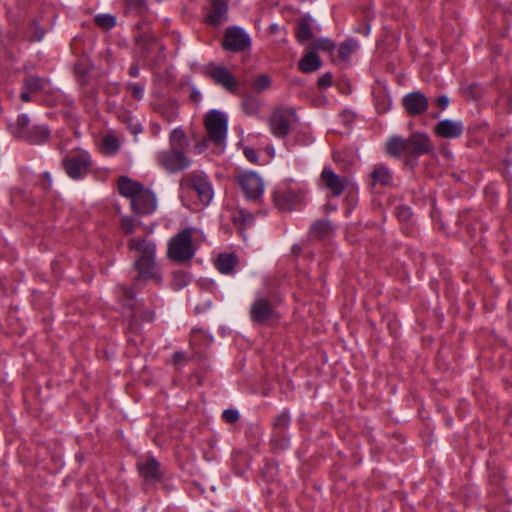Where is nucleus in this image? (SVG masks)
Returning a JSON list of instances; mask_svg holds the SVG:
<instances>
[{
  "mask_svg": "<svg viewBox=\"0 0 512 512\" xmlns=\"http://www.w3.org/2000/svg\"><path fill=\"white\" fill-rule=\"evenodd\" d=\"M403 106L410 115H419L428 108V99L420 92H411L403 98Z\"/></svg>",
  "mask_w": 512,
  "mask_h": 512,
  "instance_id": "nucleus-15",
  "label": "nucleus"
},
{
  "mask_svg": "<svg viewBox=\"0 0 512 512\" xmlns=\"http://www.w3.org/2000/svg\"><path fill=\"white\" fill-rule=\"evenodd\" d=\"M159 113L168 122H173L178 116V105L174 100H168L159 107Z\"/></svg>",
  "mask_w": 512,
  "mask_h": 512,
  "instance_id": "nucleus-27",
  "label": "nucleus"
},
{
  "mask_svg": "<svg viewBox=\"0 0 512 512\" xmlns=\"http://www.w3.org/2000/svg\"><path fill=\"white\" fill-rule=\"evenodd\" d=\"M142 131V128L139 124H135L132 127V133L137 134Z\"/></svg>",
  "mask_w": 512,
  "mask_h": 512,
  "instance_id": "nucleus-55",
  "label": "nucleus"
},
{
  "mask_svg": "<svg viewBox=\"0 0 512 512\" xmlns=\"http://www.w3.org/2000/svg\"><path fill=\"white\" fill-rule=\"evenodd\" d=\"M151 129H152V132L154 135H158L161 130V128L158 124H152Z\"/></svg>",
  "mask_w": 512,
  "mask_h": 512,
  "instance_id": "nucleus-54",
  "label": "nucleus"
},
{
  "mask_svg": "<svg viewBox=\"0 0 512 512\" xmlns=\"http://www.w3.org/2000/svg\"><path fill=\"white\" fill-rule=\"evenodd\" d=\"M370 177L372 180V185H381V186H388L392 184L393 181V174L392 171L384 164H376L371 173Z\"/></svg>",
  "mask_w": 512,
  "mask_h": 512,
  "instance_id": "nucleus-20",
  "label": "nucleus"
},
{
  "mask_svg": "<svg viewBox=\"0 0 512 512\" xmlns=\"http://www.w3.org/2000/svg\"><path fill=\"white\" fill-rule=\"evenodd\" d=\"M237 258L234 254L224 253L220 254L215 262L217 269L223 273H231L236 265Z\"/></svg>",
  "mask_w": 512,
  "mask_h": 512,
  "instance_id": "nucleus-24",
  "label": "nucleus"
},
{
  "mask_svg": "<svg viewBox=\"0 0 512 512\" xmlns=\"http://www.w3.org/2000/svg\"><path fill=\"white\" fill-rule=\"evenodd\" d=\"M138 471L146 481H156L160 478L161 473L159 464L153 457H146L138 461Z\"/></svg>",
  "mask_w": 512,
  "mask_h": 512,
  "instance_id": "nucleus-17",
  "label": "nucleus"
},
{
  "mask_svg": "<svg viewBox=\"0 0 512 512\" xmlns=\"http://www.w3.org/2000/svg\"><path fill=\"white\" fill-rule=\"evenodd\" d=\"M271 85V79L268 75L262 74L257 76L253 81V89L256 92H262L263 90L269 88Z\"/></svg>",
  "mask_w": 512,
  "mask_h": 512,
  "instance_id": "nucleus-35",
  "label": "nucleus"
},
{
  "mask_svg": "<svg viewBox=\"0 0 512 512\" xmlns=\"http://www.w3.org/2000/svg\"><path fill=\"white\" fill-rule=\"evenodd\" d=\"M386 151L389 155L399 157L407 156V140L401 137H391L386 142Z\"/></svg>",
  "mask_w": 512,
  "mask_h": 512,
  "instance_id": "nucleus-21",
  "label": "nucleus"
},
{
  "mask_svg": "<svg viewBox=\"0 0 512 512\" xmlns=\"http://www.w3.org/2000/svg\"><path fill=\"white\" fill-rule=\"evenodd\" d=\"M307 188L293 181L279 183L273 193L275 206L282 211H291L305 202Z\"/></svg>",
  "mask_w": 512,
  "mask_h": 512,
  "instance_id": "nucleus-2",
  "label": "nucleus"
},
{
  "mask_svg": "<svg viewBox=\"0 0 512 512\" xmlns=\"http://www.w3.org/2000/svg\"><path fill=\"white\" fill-rule=\"evenodd\" d=\"M205 127L210 140L215 144L224 143L227 134V117L219 111H211L205 118Z\"/></svg>",
  "mask_w": 512,
  "mask_h": 512,
  "instance_id": "nucleus-7",
  "label": "nucleus"
},
{
  "mask_svg": "<svg viewBox=\"0 0 512 512\" xmlns=\"http://www.w3.org/2000/svg\"><path fill=\"white\" fill-rule=\"evenodd\" d=\"M156 159L157 163L170 173L182 171L191 165V160L185 152L176 149L159 152Z\"/></svg>",
  "mask_w": 512,
  "mask_h": 512,
  "instance_id": "nucleus-6",
  "label": "nucleus"
},
{
  "mask_svg": "<svg viewBox=\"0 0 512 512\" xmlns=\"http://www.w3.org/2000/svg\"><path fill=\"white\" fill-rule=\"evenodd\" d=\"M332 83V76L330 74H325L318 80V85L321 88L329 87Z\"/></svg>",
  "mask_w": 512,
  "mask_h": 512,
  "instance_id": "nucleus-47",
  "label": "nucleus"
},
{
  "mask_svg": "<svg viewBox=\"0 0 512 512\" xmlns=\"http://www.w3.org/2000/svg\"><path fill=\"white\" fill-rule=\"evenodd\" d=\"M411 215H412V212H411L410 208H408V207H400V208L397 209V217L401 221L409 220Z\"/></svg>",
  "mask_w": 512,
  "mask_h": 512,
  "instance_id": "nucleus-45",
  "label": "nucleus"
},
{
  "mask_svg": "<svg viewBox=\"0 0 512 512\" xmlns=\"http://www.w3.org/2000/svg\"><path fill=\"white\" fill-rule=\"evenodd\" d=\"M206 74L218 85H221L230 92H235L237 88V80L222 65L210 63L205 67Z\"/></svg>",
  "mask_w": 512,
  "mask_h": 512,
  "instance_id": "nucleus-11",
  "label": "nucleus"
},
{
  "mask_svg": "<svg viewBox=\"0 0 512 512\" xmlns=\"http://www.w3.org/2000/svg\"><path fill=\"white\" fill-rule=\"evenodd\" d=\"M432 117H433V118H438V117H439V114H438V113H436V114H432Z\"/></svg>",
  "mask_w": 512,
  "mask_h": 512,
  "instance_id": "nucleus-56",
  "label": "nucleus"
},
{
  "mask_svg": "<svg viewBox=\"0 0 512 512\" xmlns=\"http://www.w3.org/2000/svg\"><path fill=\"white\" fill-rule=\"evenodd\" d=\"M30 93H31L30 91H28V90H26V89H25V90L21 93V95H20L21 99H22L23 101H25V102L30 101Z\"/></svg>",
  "mask_w": 512,
  "mask_h": 512,
  "instance_id": "nucleus-52",
  "label": "nucleus"
},
{
  "mask_svg": "<svg viewBox=\"0 0 512 512\" xmlns=\"http://www.w3.org/2000/svg\"><path fill=\"white\" fill-rule=\"evenodd\" d=\"M50 132L47 127L38 125L30 128L25 138L32 144H42L49 138Z\"/></svg>",
  "mask_w": 512,
  "mask_h": 512,
  "instance_id": "nucleus-23",
  "label": "nucleus"
},
{
  "mask_svg": "<svg viewBox=\"0 0 512 512\" xmlns=\"http://www.w3.org/2000/svg\"><path fill=\"white\" fill-rule=\"evenodd\" d=\"M206 19L211 24H219L227 19V4L222 0H213L207 8Z\"/></svg>",
  "mask_w": 512,
  "mask_h": 512,
  "instance_id": "nucleus-18",
  "label": "nucleus"
},
{
  "mask_svg": "<svg viewBox=\"0 0 512 512\" xmlns=\"http://www.w3.org/2000/svg\"><path fill=\"white\" fill-rule=\"evenodd\" d=\"M157 202L154 194L147 189L133 199L131 207L133 211L139 215L152 214L156 210Z\"/></svg>",
  "mask_w": 512,
  "mask_h": 512,
  "instance_id": "nucleus-13",
  "label": "nucleus"
},
{
  "mask_svg": "<svg viewBox=\"0 0 512 512\" xmlns=\"http://www.w3.org/2000/svg\"><path fill=\"white\" fill-rule=\"evenodd\" d=\"M143 189V186L139 182L131 180L128 177H120L118 180L119 193L123 197L129 198L131 202Z\"/></svg>",
  "mask_w": 512,
  "mask_h": 512,
  "instance_id": "nucleus-19",
  "label": "nucleus"
},
{
  "mask_svg": "<svg viewBox=\"0 0 512 512\" xmlns=\"http://www.w3.org/2000/svg\"><path fill=\"white\" fill-rule=\"evenodd\" d=\"M436 135L440 137H448V120H442L435 127Z\"/></svg>",
  "mask_w": 512,
  "mask_h": 512,
  "instance_id": "nucleus-42",
  "label": "nucleus"
},
{
  "mask_svg": "<svg viewBox=\"0 0 512 512\" xmlns=\"http://www.w3.org/2000/svg\"><path fill=\"white\" fill-rule=\"evenodd\" d=\"M63 166L70 178H84L91 166L90 155L84 150L72 151L64 158Z\"/></svg>",
  "mask_w": 512,
  "mask_h": 512,
  "instance_id": "nucleus-4",
  "label": "nucleus"
},
{
  "mask_svg": "<svg viewBox=\"0 0 512 512\" xmlns=\"http://www.w3.org/2000/svg\"><path fill=\"white\" fill-rule=\"evenodd\" d=\"M122 290H123V294L126 296L127 299L133 298L134 294H133V291L131 289L122 287Z\"/></svg>",
  "mask_w": 512,
  "mask_h": 512,
  "instance_id": "nucleus-53",
  "label": "nucleus"
},
{
  "mask_svg": "<svg viewBox=\"0 0 512 512\" xmlns=\"http://www.w3.org/2000/svg\"><path fill=\"white\" fill-rule=\"evenodd\" d=\"M273 315V308L270 302L263 298L254 301L250 309V316L256 323H264Z\"/></svg>",
  "mask_w": 512,
  "mask_h": 512,
  "instance_id": "nucleus-16",
  "label": "nucleus"
},
{
  "mask_svg": "<svg viewBox=\"0 0 512 512\" xmlns=\"http://www.w3.org/2000/svg\"><path fill=\"white\" fill-rule=\"evenodd\" d=\"M129 90L136 99H141L144 93V87L138 83H132L128 85Z\"/></svg>",
  "mask_w": 512,
  "mask_h": 512,
  "instance_id": "nucleus-41",
  "label": "nucleus"
},
{
  "mask_svg": "<svg viewBox=\"0 0 512 512\" xmlns=\"http://www.w3.org/2000/svg\"><path fill=\"white\" fill-rule=\"evenodd\" d=\"M29 130V118L27 115L18 116L16 123L10 125L11 133L19 139H25Z\"/></svg>",
  "mask_w": 512,
  "mask_h": 512,
  "instance_id": "nucleus-25",
  "label": "nucleus"
},
{
  "mask_svg": "<svg viewBox=\"0 0 512 512\" xmlns=\"http://www.w3.org/2000/svg\"><path fill=\"white\" fill-rule=\"evenodd\" d=\"M314 47L318 50L331 52L334 50L335 45L334 43L329 39H320L315 42Z\"/></svg>",
  "mask_w": 512,
  "mask_h": 512,
  "instance_id": "nucleus-39",
  "label": "nucleus"
},
{
  "mask_svg": "<svg viewBox=\"0 0 512 512\" xmlns=\"http://www.w3.org/2000/svg\"><path fill=\"white\" fill-rule=\"evenodd\" d=\"M170 149L184 151L187 147V139L185 133L181 129H174L170 134Z\"/></svg>",
  "mask_w": 512,
  "mask_h": 512,
  "instance_id": "nucleus-28",
  "label": "nucleus"
},
{
  "mask_svg": "<svg viewBox=\"0 0 512 512\" xmlns=\"http://www.w3.org/2000/svg\"><path fill=\"white\" fill-rule=\"evenodd\" d=\"M462 133V126L459 123L450 122V138L458 137Z\"/></svg>",
  "mask_w": 512,
  "mask_h": 512,
  "instance_id": "nucleus-46",
  "label": "nucleus"
},
{
  "mask_svg": "<svg viewBox=\"0 0 512 512\" xmlns=\"http://www.w3.org/2000/svg\"><path fill=\"white\" fill-rule=\"evenodd\" d=\"M233 221L236 225L247 226L252 221V215L250 213H245L243 211H239L237 214L233 216Z\"/></svg>",
  "mask_w": 512,
  "mask_h": 512,
  "instance_id": "nucleus-37",
  "label": "nucleus"
},
{
  "mask_svg": "<svg viewBox=\"0 0 512 512\" xmlns=\"http://www.w3.org/2000/svg\"><path fill=\"white\" fill-rule=\"evenodd\" d=\"M128 248L136 253L134 267L138 278L159 281L161 275L155 262V243L147 238L134 237L130 239Z\"/></svg>",
  "mask_w": 512,
  "mask_h": 512,
  "instance_id": "nucleus-1",
  "label": "nucleus"
},
{
  "mask_svg": "<svg viewBox=\"0 0 512 512\" xmlns=\"http://www.w3.org/2000/svg\"><path fill=\"white\" fill-rule=\"evenodd\" d=\"M407 140V156L418 157L430 151L429 138L424 133H413Z\"/></svg>",
  "mask_w": 512,
  "mask_h": 512,
  "instance_id": "nucleus-14",
  "label": "nucleus"
},
{
  "mask_svg": "<svg viewBox=\"0 0 512 512\" xmlns=\"http://www.w3.org/2000/svg\"><path fill=\"white\" fill-rule=\"evenodd\" d=\"M193 231V228L184 229L170 239L168 245L169 258L176 262H186L194 256Z\"/></svg>",
  "mask_w": 512,
  "mask_h": 512,
  "instance_id": "nucleus-3",
  "label": "nucleus"
},
{
  "mask_svg": "<svg viewBox=\"0 0 512 512\" xmlns=\"http://www.w3.org/2000/svg\"><path fill=\"white\" fill-rule=\"evenodd\" d=\"M96 24L104 29H110L116 25V18L110 14H99L95 17Z\"/></svg>",
  "mask_w": 512,
  "mask_h": 512,
  "instance_id": "nucleus-34",
  "label": "nucleus"
},
{
  "mask_svg": "<svg viewBox=\"0 0 512 512\" xmlns=\"http://www.w3.org/2000/svg\"><path fill=\"white\" fill-rule=\"evenodd\" d=\"M331 230L330 223L325 220L316 221L311 226V234L316 238L325 237Z\"/></svg>",
  "mask_w": 512,
  "mask_h": 512,
  "instance_id": "nucleus-31",
  "label": "nucleus"
},
{
  "mask_svg": "<svg viewBox=\"0 0 512 512\" xmlns=\"http://www.w3.org/2000/svg\"><path fill=\"white\" fill-rule=\"evenodd\" d=\"M251 44L249 35L239 27H230L226 30L223 46L225 49L238 52L248 48Z\"/></svg>",
  "mask_w": 512,
  "mask_h": 512,
  "instance_id": "nucleus-12",
  "label": "nucleus"
},
{
  "mask_svg": "<svg viewBox=\"0 0 512 512\" xmlns=\"http://www.w3.org/2000/svg\"><path fill=\"white\" fill-rule=\"evenodd\" d=\"M437 105L439 107H441L442 109H445L446 106L448 105V98L447 96L443 95V96H440L438 99H437Z\"/></svg>",
  "mask_w": 512,
  "mask_h": 512,
  "instance_id": "nucleus-50",
  "label": "nucleus"
},
{
  "mask_svg": "<svg viewBox=\"0 0 512 512\" xmlns=\"http://www.w3.org/2000/svg\"><path fill=\"white\" fill-rule=\"evenodd\" d=\"M198 96H199L198 93L197 94L193 93V97H195V99L198 98Z\"/></svg>",
  "mask_w": 512,
  "mask_h": 512,
  "instance_id": "nucleus-57",
  "label": "nucleus"
},
{
  "mask_svg": "<svg viewBox=\"0 0 512 512\" xmlns=\"http://www.w3.org/2000/svg\"><path fill=\"white\" fill-rule=\"evenodd\" d=\"M139 224L140 223L134 220L132 217L124 216L121 219V228L126 234L133 233Z\"/></svg>",
  "mask_w": 512,
  "mask_h": 512,
  "instance_id": "nucleus-36",
  "label": "nucleus"
},
{
  "mask_svg": "<svg viewBox=\"0 0 512 512\" xmlns=\"http://www.w3.org/2000/svg\"><path fill=\"white\" fill-rule=\"evenodd\" d=\"M259 106V101L251 96H245L242 101V109L247 115L256 114Z\"/></svg>",
  "mask_w": 512,
  "mask_h": 512,
  "instance_id": "nucleus-32",
  "label": "nucleus"
},
{
  "mask_svg": "<svg viewBox=\"0 0 512 512\" xmlns=\"http://www.w3.org/2000/svg\"><path fill=\"white\" fill-rule=\"evenodd\" d=\"M48 86L49 84L47 80L36 76H29L24 81V89L33 93L45 91L48 88Z\"/></svg>",
  "mask_w": 512,
  "mask_h": 512,
  "instance_id": "nucleus-26",
  "label": "nucleus"
},
{
  "mask_svg": "<svg viewBox=\"0 0 512 512\" xmlns=\"http://www.w3.org/2000/svg\"><path fill=\"white\" fill-rule=\"evenodd\" d=\"M290 423V416L287 413H281L274 421V427L279 430H285Z\"/></svg>",
  "mask_w": 512,
  "mask_h": 512,
  "instance_id": "nucleus-38",
  "label": "nucleus"
},
{
  "mask_svg": "<svg viewBox=\"0 0 512 512\" xmlns=\"http://www.w3.org/2000/svg\"><path fill=\"white\" fill-rule=\"evenodd\" d=\"M296 121L297 117L293 109H276L269 121L270 131L277 138H285Z\"/></svg>",
  "mask_w": 512,
  "mask_h": 512,
  "instance_id": "nucleus-5",
  "label": "nucleus"
},
{
  "mask_svg": "<svg viewBox=\"0 0 512 512\" xmlns=\"http://www.w3.org/2000/svg\"><path fill=\"white\" fill-rule=\"evenodd\" d=\"M237 183L248 200L258 201L264 193V182L262 178L254 172L240 174L237 177Z\"/></svg>",
  "mask_w": 512,
  "mask_h": 512,
  "instance_id": "nucleus-8",
  "label": "nucleus"
},
{
  "mask_svg": "<svg viewBox=\"0 0 512 512\" xmlns=\"http://www.w3.org/2000/svg\"><path fill=\"white\" fill-rule=\"evenodd\" d=\"M190 193L192 196H197L200 204L208 205L213 198V188L211 183L208 181L207 177L192 174L186 179Z\"/></svg>",
  "mask_w": 512,
  "mask_h": 512,
  "instance_id": "nucleus-9",
  "label": "nucleus"
},
{
  "mask_svg": "<svg viewBox=\"0 0 512 512\" xmlns=\"http://www.w3.org/2000/svg\"><path fill=\"white\" fill-rule=\"evenodd\" d=\"M431 217H432L434 225H435V227L437 229H439V230H444L445 229V225H444V223L441 220V215H440L439 211L436 208H434L432 210Z\"/></svg>",
  "mask_w": 512,
  "mask_h": 512,
  "instance_id": "nucleus-43",
  "label": "nucleus"
},
{
  "mask_svg": "<svg viewBox=\"0 0 512 512\" xmlns=\"http://www.w3.org/2000/svg\"><path fill=\"white\" fill-rule=\"evenodd\" d=\"M244 155L246 156V158L252 162V163H256L257 162V155H256V152L251 149V148H245L244 149Z\"/></svg>",
  "mask_w": 512,
  "mask_h": 512,
  "instance_id": "nucleus-48",
  "label": "nucleus"
},
{
  "mask_svg": "<svg viewBox=\"0 0 512 512\" xmlns=\"http://www.w3.org/2000/svg\"><path fill=\"white\" fill-rule=\"evenodd\" d=\"M222 418L227 423H231L232 424V423H235L239 419V413H238L237 410L227 409V410L223 411Z\"/></svg>",
  "mask_w": 512,
  "mask_h": 512,
  "instance_id": "nucleus-40",
  "label": "nucleus"
},
{
  "mask_svg": "<svg viewBox=\"0 0 512 512\" xmlns=\"http://www.w3.org/2000/svg\"><path fill=\"white\" fill-rule=\"evenodd\" d=\"M174 281H175V285L178 288H181V287H184L185 285H187L189 280L185 273L177 272L174 274Z\"/></svg>",
  "mask_w": 512,
  "mask_h": 512,
  "instance_id": "nucleus-44",
  "label": "nucleus"
},
{
  "mask_svg": "<svg viewBox=\"0 0 512 512\" xmlns=\"http://www.w3.org/2000/svg\"><path fill=\"white\" fill-rule=\"evenodd\" d=\"M129 74L132 77H137L139 75V68L136 65H132L129 68Z\"/></svg>",
  "mask_w": 512,
  "mask_h": 512,
  "instance_id": "nucleus-51",
  "label": "nucleus"
},
{
  "mask_svg": "<svg viewBox=\"0 0 512 512\" xmlns=\"http://www.w3.org/2000/svg\"><path fill=\"white\" fill-rule=\"evenodd\" d=\"M468 91L472 95L473 98H477L481 95L482 88L478 85L473 84V85L469 86Z\"/></svg>",
  "mask_w": 512,
  "mask_h": 512,
  "instance_id": "nucleus-49",
  "label": "nucleus"
},
{
  "mask_svg": "<svg viewBox=\"0 0 512 512\" xmlns=\"http://www.w3.org/2000/svg\"><path fill=\"white\" fill-rule=\"evenodd\" d=\"M295 33L297 40L301 43H305L313 37L311 27L307 19H301L298 22Z\"/></svg>",
  "mask_w": 512,
  "mask_h": 512,
  "instance_id": "nucleus-29",
  "label": "nucleus"
},
{
  "mask_svg": "<svg viewBox=\"0 0 512 512\" xmlns=\"http://www.w3.org/2000/svg\"><path fill=\"white\" fill-rule=\"evenodd\" d=\"M358 48V44L354 40H347L341 44L339 48V56L341 59L346 60L354 53Z\"/></svg>",
  "mask_w": 512,
  "mask_h": 512,
  "instance_id": "nucleus-33",
  "label": "nucleus"
},
{
  "mask_svg": "<svg viewBox=\"0 0 512 512\" xmlns=\"http://www.w3.org/2000/svg\"><path fill=\"white\" fill-rule=\"evenodd\" d=\"M320 66V59L314 51L306 53L299 62V69L304 73L316 71Z\"/></svg>",
  "mask_w": 512,
  "mask_h": 512,
  "instance_id": "nucleus-22",
  "label": "nucleus"
},
{
  "mask_svg": "<svg viewBox=\"0 0 512 512\" xmlns=\"http://www.w3.org/2000/svg\"><path fill=\"white\" fill-rule=\"evenodd\" d=\"M322 184L330 190L333 196H340L342 192L353 186L349 177L337 175L330 167H325L320 175Z\"/></svg>",
  "mask_w": 512,
  "mask_h": 512,
  "instance_id": "nucleus-10",
  "label": "nucleus"
},
{
  "mask_svg": "<svg viewBox=\"0 0 512 512\" xmlns=\"http://www.w3.org/2000/svg\"><path fill=\"white\" fill-rule=\"evenodd\" d=\"M101 148L106 154H115L119 149V141L114 135H106L102 140Z\"/></svg>",
  "mask_w": 512,
  "mask_h": 512,
  "instance_id": "nucleus-30",
  "label": "nucleus"
}]
</instances>
